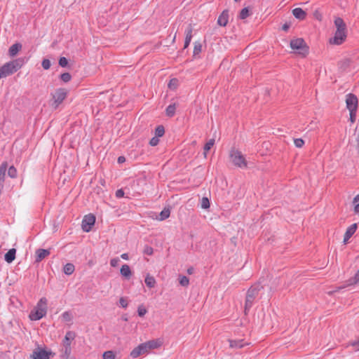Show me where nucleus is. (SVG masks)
Returning <instances> with one entry per match:
<instances>
[{"instance_id":"1","label":"nucleus","mask_w":359,"mask_h":359,"mask_svg":"<svg viewBox=\"0 0 359 359\" xmlns=\"http://www.w3.org/2000/svg\"><path fill=\"white\" fill-rule=\"evenodd\" d=\"M25 57H19L0 67V79L6 78L18 72L25 63Z\"/></svg>"},{"instance_id":"2","label":"nucleus","mask_w":359,"mask_h":359,"mask_svg":"<svg viewBox=\"0 0 359 359\" xmlns=\"http://www.w3.org/2000/svg\"><path fill=\"white\" fill-rule=\"evenodd\" d=\"M263 289V286L260 282L252 285L248 290L245 303V313L249 311L254 303L255 299L257 297L259 291Z\"/></svg>"},{"instance_id":"3","label":"nucleus","mask_w":359,"mask_h":359,"mask_svg":"<svg viewBox=\"0 0 359 359\" xmlns=\"http://www.w3.org/2000/svg\"><path fill=\"white\" fill-rule=\"evenodd\" d=\"M76 337V333L73 331H68L62 340V348L61 349V357L62 359H69L71 353L72 348L71 344L72 341Z\"/></svg>"},{"instance_id":"4","label":"nucleus","mask_w":359,"mask_h":359,"mask_svg":"<svg viewBox=\"0 0 359 359\" xmlns=\"http://www.w3.org/2000/svg\"><path fill=\"white\" fill-rule=\"evenodd\" d=\"M290 46L292 50H296L297 53L303 57L309 54V48L302 38L292 39Z\"/></svg>"},{"instance_id":"5","label":"nucleus","mask_w":359,"mask_h":359,"mask_svg":"<svg viewBox=\"0 0 359 359\" xmlns=\"http://www.w3.org/2000/svg\"><path fill=\"white\" fill-rule=\"evenodd\" d=\"M68 91L67 89L63 88H60L55 90L54 93H52V97L53 100V102L52 106L56 109L58 106L65 100L67 97Z\"/></svg>"},{"instance_id":"6","label":"nucleus","mask_w":359,"mask_h":359,"mask_svg":"<svg viewBox=\"0 0 359 359\" xmlns=\"http://www.w3.org/2000/svg\"><path fill=\"white\" fill-rule=\"evenodd\" d=\"M230 157L233 162V163L239 168H246L247 167V161L242 154V153L238 150L232 149L230 152Z\"/></svg>"},{"instance_id":"7","label":"nucleus","mask_w":359,"mask_h":359,"mask_svg":"<svg viewBox=\"0 0 359 359\" xmlns=\"http://www.w3.org/2000/svg\"><path fill=\"white\" fill-rule=\"evenodd\" d=\"M55 353L48 351L44 348L37 346L34 349L31 358L32 359H50V357L55 355Z\"/></svg>"},{"instance_id":"8","label":"nucleus","mask_w":359,"mask_h":359,"mask_svg":"<svg viewBox=\"0 0 359 359\" xmlns=\"http://www.w3.org/2000/svg\"><path fill=\"white\" fill-rule=\"evenodd\" d=\"M95 222V217L92 215L89 214L86 215L83 220H82V229L85 232H89L92 227L94 226Z\"/></svg>"},{"instance_id":"9","label":"nucleus","mask_w":359,"mask_h":359,"mask_svg":"<svg viewBox=\"0 0 359 359\" xmlns=\"http://www.w3.org/2000/svg\"><path fill=\"white\" fill-rule=\"evenodd\" d=\"M346 36V32L336 30L334 37L330 39V43L334 45H341L345 41Z\"/></svg>"},{"instance_id":"10","label":"nucleus","mask_w":359,"mask_h":359,"mask_svg":"<svg viewBox=\"0 0 359 359\" xmlns=\"http://www.w3.org/2000/svg\"><path fill=\"white\" fill-rule=\"evenodd\" d=\"M358 103V100L356 95L353 93H348L346 95V104L348 110L357 111Z\"/></svg>"},{"instance_id":"11","label":"nucleus","mask_w":359,"mask_h":359,"mask_svg":"<svg viewBox=\"0 0 359 359\" xmlns=\"http://www.w3.org/2000/svg\"><path fill=\"white\" fill-rule=\"evenodd\" d=\"M47 311L44 307H36L35 310H32L29 316L31 320H39L46 315Z\"/></svg>"},{"instance_id":"12","label":"nucleus","mask_w":359,"mask_h":359,"mask_svg":"<svg viewBox=\"0 0 359 359\" xmlns=\"http://www.w3.org/2000/svg\"><path fill=\"white\" fill-rule=\"evenodd\" d=\"M149 351L147 349V347L144 343H142L140 345H138L137 347H135L131 352H130V356L133 358H136L139 357L141 355H143L146 353H147Z\"/></svg>"},{"instance_id":"13","label":"nucleus","mask_w":359,"mask_h":359,"mask_svg":"<svg viewBox=\"0 0 359 359\" xmlns=\"http://www.w3.org/2000/svg\"><path fill=\"white\" fill-rule=\"evenodd\" d=\"M193 27L189 24L185 29V40L184 44V49L188 48L192 39Z\"/></svg>"},{"instance_id":"14","label":"nucleus","mask_w":359,"mask_h":359,"mask_svg":"<svg viewBox=\"0 0 359 359\" xmlns=\"http://www.w3.org/2000/svg\"><path fill=\"white\" fill-rule=\"evenodd\" d=\"M193 27L189 24L185 29V40L184 44V49L188 48L192 39Z\"/></svg>"},{"instance_id":"15","label":"nucleus","mask_w":359,"mask_h":359,"mask_svg":"<svg viewBox=\"0 0 359 359\" xmlns=\"http://www.w3.org/2000/svg\"><path fill=\"white\" fill-rule=\"evenodd\" d=\"M358 228L357 224H353L346 229L344 236V243H346L351 236L355 233Z\"/></svg>"},{"instance_id":"16","label":"nucleus","mask_w":359,"mask_h":359,"mask_svg":"<svg viewBox=\"0 0 359 359\" xmlns=\"http://www.w3.org/2000/svg\"><path fill=\"white\" fill-rule=\"evenodd\" d=\"M50 254V250L46 249H38L36 251V262H41L45 257L48 256Z\"/></svg>"},{"instance_id":"17","label":"nucleus","mask_w":359,"mask_h":359,"mask_svg":"<svg viewBox=\"0 0 359 359\" xmlns=\"http://www.w3.org/2000/svg\"><path fill=\"white\" fill-rule=\"evenodd\" d=\"M229 21V11L228 10H224L219 15L217 19V24L222 27H225Z\"/></svg>"},{"instance_id":"18","label":"nucleus","mask_w":359,"mask_h":359,"mask_svg":"<svg viewBox=\"0 0 359 359\" xmlns=\"http://www.w3.org/2000/svg\"><path fill=\"white\" fill-rule=\"evenodd\" d=\"M293 15L298 20H303L306 17V13L301 8H296L292 10Z\"/></svg>"},{"instance_id":"19","label":"nucleus","mask_w":359,"mask_h":359,"mask_svg":"<svg viewBox=\"0 0 359 359\" xmlns=\"http://www.w3.org/2000/svg\"><path fill=\"white\" fill-rule=\"evenodd\" d=\"M22 44L20 43H15L13 44L8 49V55L10 57L15 56L22 49Z\"/></svg>"},{"instance_id":"20","label":"nucleus","mask_w":359,"mask_h":359,"mask_svg":"<svg viewBox=\"0 0 359 359\" xmlns=\"http://www.w3.org/2000/svg\"><path fill=\"white\" fill-rule=\"evenodd\" d=\"M120 273L122 276H123L126 279L128 280L132 276V271L130 266L128 264H123L121 269Z\"/></svg>"},{"instance_id":"21","label":"nucleus","mask_w":359,"mask_h":359,"mask_svg":"<svg viewBox=\"0 0 359 359\" xmlns=\"http://www.w3.org/2000/svg\"><path fill=\"white\" fill-rule=\"evenodd\" d=\"M334 25L337 27V30L346 32V25L342 18L339 17L336 18L334 20Z\"/></svg>"},{"instance_id":"22","label":"nucleus","mask_w":359,"mask_h":359,"mask_svg":"<svg viewBox=\"0 0 359 359\" xmlns=\"http://www.w3.org/2000/svg\"><path fill=\"white\" fill-rule=\"evenodd\" d=\"M229 346L232 348H241L245 346L243 339H229Z\"/></svg>"},{"instance_id":"23","label":"nucleus","mask_w":359,"mask_h":359,"mask_svg":"<svg viewBox=\"0 0 359 359\" xmlns=\"http://www.w3.org/2000/svg\"><path fill=\"white\" fill-rule=\"evenodd\" d=\"M16 250L10 249L4 255V259L8 263H11L15 258Z\"/></svg>"},{"instance_id":"24","label":"nucleus","mask_w":359,"mask_h":359,"mask_svg":"<svg viewBox=\"0 0 359 359\" xmlns=\"http://www.w3.org/2000/svg\"><path fill=\"white\" fill-rule=\"evenodd\" d=\"M170 215V210L168 208H165L159 214L158 217V219L160 221H163L168 218Z\"/></svg>"},{"instance_id":"25","label":"nucleus","mask_w":359,"mask_h":359,"mask_svg":"<svg viewBox=\"0 0 359 359\" xmlns=\"http://www.w3.org/2000/svg\"><path fill=\"white\" fill-rule=\"evenodd\" d=\"M176 104H169L165 109V114L168 117H172L175 114Z\"/></svg>"},{"instance_id":"26","label":"nucleus","mask_w":359,"mask_h":359,"mask_svg":"<svg viewBox=\"0 0 359 359\" xmlns=\"http://www.w3.org/2000/svg\"><path fill=\"white\" fill-rule=\"evenodd\" d=\"M75 270V266L72 263H67L63 267V272L66 275H71L74 273Z\"/></svg>"},{"instance_id":"27","label":"nucleus","mask_w":359,"mask_h":359,"mask_svg":"<svg viewBox=\"0 0 359 359\" xmlns=\"http://www.w3.org/2000/svg\"><path fill=\"white\" fill-rule=\"evenodd\" d=\"M144 282L147 286L149 288H153L155 287L156 280L153 276L149 274L146 276Z\"/></svg>"},{"instance_id":"28","label":"nucleus","mask_w":359,"mask_h":359,"mask_svg":"<svg viewBox=\"0 0 359 359\" xmlns=\"http://www.w3.org/2000/svg\"><path fill=\"white\" fill-rule=\"evenodd\" d=\"M144 344H146L148 351H149L151 349L156 348L158 346H160L159 342L156 340L148 341L147 342H144Z\"/></svg>"},{"instance_id":"29","label":"nucleus","mask_w":359,"mask_h":359,"mask_svg":"<svg viewBox=\"0 0 359 359\" xmlns=\"http://www.w3.org/2000/svg\"><path fill=\"white\" fill-rule=\"evenodd\" d=\"M215 144V140L214 139H210L208 142L205 144L203 147V154L205 156H206L207 153L210 151V149L212 148V147Z\"/></svg>"},{"instance_id":"30","label":"nucleus","mask_w":359,"mask_h":359,"mask_svg":"<svg viewBox=\"0 0 359 359\" xmlns=\"http://www.w3.org/2000/svg\"><path fill=\"white\" fill-rule=\"evenodd\" d=\"M250 15V10L248 7H245L243 8L240 13H239V15H238V18L241 19V20H245L248 17H249Z\"/></svg>"},{"instance_id":"31","label":"nucleus","mask_w":359,"mask_h":359,"mask_svg":"<svg viewBox=\"0 0 359 359\" xmlns=\"http://www.w3.org/2000/svg\"><path fill=\"white\" fill-rule=\"evenodd\" d=\"M165 134V128L163 126L159 125L155 129V136L161 137Z\"/></svg>"},{"instance_id":"32","label":"nucleus","mask_w":359,"mask_h":359,"mask_svg":"<svg viewBox=\"0 0 359 359\" xmlns=\"http://www.w3.org/2000/svg\"><path fill=\"white\" fill-rule=\"evenodd\" d=\"M179 282L183 287H187L189 285V279L185 276H180Z\"/></svg>"},{"instance_id":"33","label":"nucleus","mask_w":359,"mask_h":359,"mask_svg":"<svg viewBox=\"0 0 359 359\" xmlns=\"http://www.w3.org/2000/svg\"><path fill=\"white\" fill-rule=\"evenodd\" d=\"M18 175V172L16 168L11 165L8 169V175L11 178H16Z\"/></svg>"},{"instance_id":"34","label":"nucleus","mask_w":359,"mask_h":359,"mask_svg":"<svg viewBox=\"0 0 359 359\" xmlns=\"http://www.w3.org/2000/svg\"><path fill=\"white\" fill-rule=\"evenodd\" d=\"M201 49H202V45L200 42L198 41H196L194 43V55H196L198 54H199L201 52Z\"/></svg>"},{"instance_id":"35","label":"nucleus","mask_w":359,"mask_h":359,"mask_svg":"<svg viewBox=\"0 0 359 359\" xmlns=\"http://www.w3.org/2000/svg\"><path fill=\"white\" fill-rule=\"evenodd\" d=\"M60 78L63 82L67 83L71 81L72 75L68 72H65L60 74Z\"/></svg>"},{"instance_id":"36","label":"nucleus","mask_w":359,"mask_h":359,"mask_svg":"<svg viewBox=\"0 0 359 359\" xmlns=\"http://www.w3.org/2000/svg\"><path fill=\"white\" fill-rule=\"evenodd\" d=\"M102 358L103 359H114L115 353L112 351H107L103 353Z\"/></svg>"},{"instance_id":"37","label":"nucleus","mask_w":359,"mask_h":359,"mask_svg":"<svg viewBox=\"0 0 359 359\" xmlns=\"http://www.w3.org/2000/svg\"><path fill=\"white\" fill-rule=\"evenodd\" d=\"M201 207L203 209H208L210 208V201L207 197H203L201 201Z\"/></svg>"},{"instance_id":"38","label":"nucleus","mask_w":359,"mask_h":359,"mask_svg":"<svg viewBox=\"0 0 359 359\" xmlns=\"http://www.w3.org/2000/svg\"><path fill=\"white\" fill-rule=\"evenodd\" d=\"M178 85V80L176 78H173L170 80L168 83V88L170 89H175Z\"/></svg>"},{"instance_id":"39","label":"nucleus","mask_w":359,"mask_h":359,"mask_svg":"<svg viewBox=\"0 0 359 359\" xmlns=\"http://www.w3.org/2000/svg\"><path fill=\"white\" fill-rule=\"evenodd\" d=\"M36 307H44L47 309V299L46 297H42L40 299L39 302L37 303Z\"/></svg>"},{"instance_id":"40","label":"nucleus","mask_w":359,"mask_h":359,"mask_svg":"<svg viewBox=\"0 0 359 359\" xmlns=\"http://www.w3.org/2000/svg\"><path fill=\"white\" fill-rule=\"evenodd\" d=\"M147 311L143 305H140L138 306L137 313L139 316L143 317L147 313Z\"/></svg>"},{"instance_id":"41","label":"nucleus","mask_w":359,"mask_h":359,"mask_svg":"<svg viewBox=\"0 0 359 359\" xmlns=\"http://www.w3.org/2000/svg\"><path fill=\"white\" fill-rule=\"evenodd\" d=\"M58 64L62 67H66L68 65V60L65 57H60Z\"/></svg>"},{"instance_id":"42","label":"nucleus","mask_w":359,"mask_h":359,"mask_svg":"<svg viewBox=\"0 0 359 359\" xmlns=\"http://www.w3.org/2000/svg\"><path fill=\"white\" fill-rule=\"evenodd\" d=\"M62 318L63 319V320L65 321H67V322H69L72 320V314L70 313L69 311H65L62 314Z\"/></svg>"},{"instance_id":"43","label":"nucleus","mask_w":359,"mask_h":359,"mask_svg":"<svg viewBox=\"0 0 359 359\" xmlns=\"http://www.w3.org/2000/svg\"><path fill=\"white\" fill-rule=\"evenodd\" d=\"M295 147L302 148L304 144V141L302 138H297L294 140Z\"/></svg>"},{"instance_id":"44","label":"nucleus","mask_w":359,"mask_h":359,"mask_svg":"<svg viewBox=\"0 0 359 359\" xmlns=\"http://www.w3.org/2000/svg\"><path fill=\"white\" fill-rule=\"evenodd\" d=\"M143 253L147 255H151L154 253V250L151 246L145 245Z\"/></svg>"},{"instance_id":"45","label":"nucleus","mask_w":359,"mask_h":359,"mask_svg":"<svg viewBox=\"0 0 359 359\" xmlns=\"http://www.w3.org/2000/svg\"><path fill=\"white\" fill-rule=\"evenodd\" d=\"M41 65L44 69L47 70L50 67V61L48 59H43Z\"/></svg>"},{"instance_id":"46","label":"nucleus","mask_w":359,"mask_h":359,"mask_svg":"<svg viewBox=\"0 0 359 359\" xmlns=\"http://www.w3.org/2000/svg\"><path fill=\"white\" fill-rule=\"evenodd\" d=\"M159 142V140H158V137H157L156 136L155 137H153L150 141H149V144L152 147H155L156 146Z\"/></svg>"},{"instance_id":"47","label":"nucleus","mask_w":359,"mask_h":359,"mask_svg":"<svg viewBox=\"0 0 359 359\" xmlns=\"http://www.w3.org/2000/svg\"><path fill=\"white\" fill-rule=\"evenodd\" d=\"M356 111H357L349 110V112H350V121L351 123H354L355 121Z\"/></svg>"},{"instance_id":"48","label":"nucleus","mask_w":359,"mask_h":359,"mask_svg":"<svg viewBox=\"0 0 359 359\" xmlns=\"http://www.w3.org/2000/svg\"><path fill=\"white\" fill-rule=\"evenodd\" d=\"M119 303L121 307L123 308H127L128 306V302L124 297H121L119 299Z\"/></svg>"},{"instance_id":"49","label":"nucleus","mask_w":359,"mask_h":359,"mask_svg":"<svg viewBox=\"0 0 359 359\" xmlns=\"http://www.w3.org/2000/svg\"><path fill=\"white\" fill-rule=\"evenodd\" d=\"M349 345L354 347L355 351H359V339L351 341Z\"/></svg>"},{"instance_id":"50","label":"nucleus","mask_w":359,"mask_h":359,"mask_svg":"<svg viewBox=\"0 0 359 359\" xmlns=\"http://www.w3.org/2000/svg\"><path fill=\"white\" fill-rule=\"evenodd\" d=\"M119 261L120 260L118 257L113 258L110 260V264L112 267H116L118 266Z\"/></svg>"},{"instance_id":"51","label":"nucleus","mask_w":359,"mask_h":359,"mask_svg":"<svg viewBox=\"0 0 359 359\" xmlns=\"http://www.w3.org/2000/svg\"><path fill=\"white\" fill-rule=\"evenodd\" d=\"M115 196L118 198L123 197V196H124L123 190L122 189L116 190V191L115 193Z\"/></svg>"},{"instance_id":"52","label":"nucleus","mask_w":359,"mask_h":359,"mask_svg":"<svg viewBox=\"0 0 359 359\" xmlns=\"http://www.w3.org/2000/svg\"><path fill=\"white\" fill-rule=\"evenodd\" d=\"M352 283L355 284L359 283V270L356 272L354 277L353 278Z\"/></svg>"},{"instance_id":"53","label":"nucleus","mask_w":359,"mask_h":359,"mask_svg":"<svg viewBox=\"0 0 359 359\" xmlns=\"http://www.w3.org/2000/svg\"><path fill=\"white\" fill-rule=\"evenodd\" d=\"M290 25L291 24L290 22H285L283 27H282V29L284 31V32H287L288 29H290Z\"/></svg>"},{"instance_id":"54","label":"nucleus","mask_w":359,"mask_h":359,"mask_svg":"<svg viewBox=\"0 0 359 359\" xmlns=\"http://www.w3.org/2000/svg\"><path fill=\"white\" fill-rule=\"evenodd\" d=\"M125 161H126V158H125V157H124V156H119V157L118 158V160H117V161H118V163H122L125 162Z\"/></svg>"},{"instance_id":"55","label":"nucleus","mask_w":359,"mask_h":359,"mask_svg":"<svg viewBox=\"0 0 359 359\" xmlns=\"http://www.w3.org/2000/svg\"><path fill=\"white\" fill-rule=\"evenodd\" d=\"M121 257L125 260L128 259V255L127 253H123L121 255Z\"/></svg>"},{"instance_id":"56","label":"nucleus","mask_w":359,"mask_h":359,"mask_svg":"<svg viewBox=\"0 0 359 359\" xmlns=\"http://www.w3.org/2000/svg\"><path fill=\"white\" fill-rule=\"evenodd\" d=\"M354 211L356 213H359V203L355 204L354 207Z\"/></svg>"},{"instance_id":"57","label":"nucleus","mask_w":359,"mask_h":359,"mask_svg":"<svg viewBox=\"0 0 359 359\" xmlns=\"http://www.w3.org/2000/svg\"><path fill=\"white\" fill-rule=\"evenodd\" d=\"M194 268H193V267H190V268H189V269H187V273H188L189 274H192V273H193V272H194Z\"/></svg>"},{"instance_id":"58","label":"nucleus","mask_w":359,"mask_h":359,"mask_svg":"<svg viewBox=\"0 0 359 359\" xmlns=\"http://www.w3.org/2000/svg\"><path fill=\"white\" fill-rule=\"evenodd\" d=\"M358 201H359V194L355 196V198H353V203H357Z\"/></svg>"},{"instance_id":"59","label":"nucleus","mask_w":359,"mask_h":359,"mask_svg":"<svg viewBox=\"0 0 359 359\" xmlns=\"http://www.w3.org/2000/svg\"><path fill=\"white\" fill-rule=\"evenodd\" d=\"M175 38H176V36L175 35L174 38L172 39V41H175Z\"/></svg>"},{"instance_id":"60","label":"nucleus","mask_w":359,"mask_h":359,"mask_svg":"<svg viewBox=\"0 0 359 359\" xmlns=\"http://www.w3.org/2000/svg\"><path fill=\"white\" fill-rule=\"evenodd\" d=\"M236 2L240 1L241 0H234Z\"/></svg>"}]
</instances>
